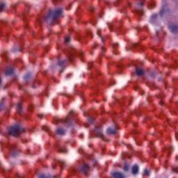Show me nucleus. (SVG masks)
<instances>
[{"label":"nucleus","mask_w":178,"mask_h":178,"mask_svg":"<svg viewBox=\"0 0 178 178\" xmlns=\"http://www.w3.org/2000/svg\"><path fill=\"white\" fill-rule=\"evenodd\" d=\"M169 29L170 30L171 33H173L174 34L178 33V26L177 25L169 26Z\"/></svg>","instance_id":"nucleus-11"},{"label":"nucleus","mask_w":178,"mask_h":178,"mask_svg":"<svg viewBox=\"0 0 178 178\" xmlns=\"http://www.w3.org/2000/svg\"><path fill=\"white\" fill-rule=\"evenodd\" d=\"M123 170H124V172H128L129 171V165H124Z\"/></svg>","instance_id":"nucleus-32"},{"label":"nucleus","mask_w":178,"mask_h":178,"mask_svg":"<svg viewBox=\"0 0 178 178\" xmlns=\"http://www.w3.org/2000/svg\"><path fill=\"white\" fill-rule=\"evenodd\" d=\"M113 48V52L114 54L116 55V49H118V48H119V44L118 43H113L112 44Z\"/></svg>","instance_id":"nucleus-20"},{"label":"nucleus","mask_w":178,"mask_h":178,"mask_svg":"<svg viewBox=\"0 0 178 178\" xmlns=\"http://www.w3.org/2000/svg\"><path fill=\"white\" fill-rule=\"evenodd\" d=\"M22 133H24V129L20 125H14L9 130V134L13 137H19Z\"/></svg>","instance_id":"nucleus-3"},{"label":"nucleus","mask_w":178,"mask_h":178,"mask_svg":"<svg viewBox=\"0 0 178 178\" xmlns=\"http://www.w3.org/2000/svg\"><path fill=\"white\" fill-rule=\"evenodd\" d=\"M5 6H6L5 3H0V12H2L5 9Z\"/></svg>","instance_id":"nucleus-26"},{"label":"nucleus","mask_w":178,"mask_h":178,"mask_svg":"<svg viewBox=\"0 0 178 178\" xmlns=\"http://www.w3.org/2000/svg\"><path fill=\"white\" fill-rule=\"evenodd\" d=\"M70 115H73V113H74V111H73V110H71V111H70Z\"/></svg>","instance_id":"nucleus-39"},{"label":"nucleus","mask_w":178,"mask_h":178,"mask_svg":"<svg viewBox=\"0 0 178 178\" xmlns=\"http://www.w3.org/2000/svg\"><path fill=\"white\" fill-rule=\"evenodd\" d=\"M38 86H40V81H35L33 82V86H32V88H37V87H38Z\"/></svg>","instance_id":"nucleus-22"},{"label":"nucleus","mask_w":178,"mask_h":178,"mask_svg":"<svg viewBox=\"0 0 178 178\" xmlns=\"http://www.w3.org/2000/svg\"><path fill=\"white\" fill-rule=\"evenodd\" d=\"M42 129H43L44 131H49V127H47V126H43L42 127Z\"/></svg>","instance_id":"nucleus-31"},{"label":"nucleus","mask_w":178,"mask_h":178,"mask_svg":"<svg viewBox=\"0 0 178 178\" xmlns=\"http://www.w3.org/2000/svg\"><path fill=\"white\" fill-rule=\"evenodd\" d=\"M58 162H59L61 168H65L66 166V161H65L63 160H59Z\"/></svg>","instance_id":"nucleus-23"},{"label":"nucleus","mask_w":178,"mask_h":178,"mask_svg":"<svg viewBox=\"0 0 178 178\" xmlns=\"http://www.w3.org/2000/svg\"><path fill=\"white\" fill-rule=\"evenodd\" d=\"M117 131H118V128L108 127V128H107L106 133L109 136H112L113 134H116Z\"/></svg>","instance_id":"nucleus-9"},{"label":"nucleus","mask_w":178,"mask_h":178,"mask_svg":"<svg viewBox=\"0 0 178 178\" xmlns=\"http://www.w3.org/2000/svg\"><path fill=\"white\" fill-rule=\"evenodd\" d=\"M38 178H51V176H47L44 174L40 175Z\"/></svg>","instance_id":"nucleus-30"},{"label":"nucleus","mask_w":178,"mask_h":178,"mask_svg":"<svg viewBox=\"0 0 178 178\" xmlns=\"http://www.w3.org/2000/svg\"><path fill=\"white\" fill-rule=\"evenodd\" d=\"M81 173H84V175H87L88 170H90V166L88 164L83 163L82 166H81L79 169Z\"/></svg>","instance_id":"nucleus-8"},{"label":"nucleus","mask_w":178,"mask_h":178,"mask_svg":"<svg viewBox=\"0 0 178 178\" xmlns=\"http://www.w3.org/2000/svg\"><path fill=\"white\" fill-rule=\"evenodd\" d=\"M101 49H102V52L100 53L101 56H104V52H105V51H106V49H105V47H104V46L101 47Z\"/></svg>","instance_id":"nucleus-28"},{"label":"nucleus","mask_w":178,"mask_h":178,"mask_svg":"<svg viewBox=\"0 0 178 178\" xmlns=\"http://www.w3.org/2000/svg\"><path fill=\"white\" fill-rule=\"evenodd\" d=\"M113 178H124V175L120 172H114L111 173Z\"/></svg>","instance_id":"nucleus-10"},{"label":"nucleus","mask_w":178,"mask_h":178,"mask_svg":"<svg viewBox=\"0 0 178 178\" xmlns=\"http://www.w3.org/2000/svg\"><path fill=\"white\" fill-rule=\"evenodd\" d=\"M78 55H79V56H81V57H83V56H84V52L80 51V52L78 54Z\"/></svg>","instance_id":"nucleus-34"},{"label":"nucleus","mask_w":178,"mask_h":178,"mask_svg":"<svg viewBox=\"0 0 178 178\" xmlns=\"http://www.w3.org/2000/svg\"><path fill=\"white\" fill-rule=\"evenodd\" d=\"M88 120L91 124H94V118L90 117V115H88Z\"/></svg>","instance_id":"nucleus-27"},{"label":"nucleus","mask_w":178,"mask_h":178,"mask_svg":"<svg viewBox=\"0 0 178 178\" xmlns=\"http://www.w3.org/2000/svg\"><path fill=\"white\" fill-rule=\"evenodd\" d=\"M38 118H41V115H38Z\"/></svg>","instance_id":"nucleus-40"},{"label":"nucleus","mask_w":178,"mask_h":178,"mask_svg":"<svg viewBox=\"0 0 178 178\" xmlns=\"http://www.w3.org/2000/svg\"><path fill=\"white\" fill-rule=\"evenodd\" d=\"M66 131L62 128L57 129V134L59 136H65Z\"/></svg>","instance_id":"nucleus-17"},{"label":"nucleus","mask_w":178,"mask_h":178,"mask_svg":"<svg viewBox=\"0 0 178 178\" xmlns=\"http://www.w3.org/2000/svg\"><path fill=\"white\" fill-rule=\"evenodd\" d=\"M69 42H70V36H66L65 38L64 44L68 45Z\"/></svg>","instance_id":"nucleus-21"},{"label":"nucleus","mask_w":178,"mask_h":178,"mask_svg":"<svg viewBox=\"0 0 178 178\" xmlns=\"http://www.w3.org/2000/svg\"><path fill=\"white\" fill-rule=\"evenodd\" d=\"M150 77H155V73L154 72L150 73Z\"/></svg>","instance_id":"nucleus-37"},{"label":"nucleus","mask_w":178,"mask_h":178,"mask_svg":"<svg viewBox=\"0 0 178 178\" xmlns=\"http://www.w3.org/2000/svg\"><path fill=\"white\" fill-rule=\"evenodd\" d=\"M86 127H88V126H87V125H86Z\"/></svg>","instance_id":"nucleus-44"},{"label":"nucleus","mask_w":178,"mask_h":178,"mask_svg":"<svg viewBox=\"0 0 178 178\" xmlns=\"http://www.w3.org/2000/svg\"><path fill=\"white\" fill-rule=\"evenodd\" d=\"M97 35L100 37L102 42H104V38H102V36L101 35V29H97Z\"/></svg>","instance_id":"nucleus-25"},{"label":"nucleus","mask_w":178,"mask_h":178,"mask_svg":"<svg viewBox=\"0 0 178 178\" xmlns=\"http://www.w3.org/2000/svg\"><path fill=\"white\" fill-rule=\"evenodd\" d=\"M176 159H178V156H177Z\"/></svg>","instance_id":"nucleus-42"},{"label":"nucleus","mask_w":178,"mask_h":178,"mask_svg":"<svg viewBox=\"0 0 178 178\" xmlns=\"http://www.w3.org/2000/svg\"><path fill=\"white\" fill-rule=\"evenodd\" d=\"M143 5L144 3L143 2L138 3V6L139 7V8H137L136 10V13H137V15H140V16H143L144 15V10H143V8H142Z\"/></svg>","instance_id":"nucleus-7"},{"label":"nucleus","mask_w":178,"mask_h":178,"mask_svg":"<svg viewBox=\"0 0 178 178\" xmlns=\"http://www.w3.org/2000/svg\"><path fill=\"white\" fill-rule=\"evenodd\" d=\"M52 168H53V169H55V166L54 165H53Z\"/></svg>","instance_id":"nucleus-41"},{"label":"nucleus","mask_w":178,"mask_h":178,"mask_svg":"<svg viewBox=\"0 0 178 178\" xmlns=\"http://www.w3.org/2000/svg\"><path fill=\"white\" fill-rule=\"evenodd\" d=\"M2 58H4L5 59H8V52L4 51L2 54H1Z\"/></svg>","instance_id":"nucleus-29"},{"label":"nucleus","mask_w":178,"mask_h":178,"mask_svg":"<svg viewBox=\"0 0 178 178\" xmlns=\"http://www.w3.org/2000/svg\"><path fill=\"white\" fill-rule=\"evenodd\" d=\"M136 73L137 74V76H143V74H144V70H143V69H140L138 67L136 68Z\"/></svg>","instance_id":"nucleus-18"},{"label":"nucleus","mask_w":178,"mask_h":178,"mask_svg":"<svg viewBox=\"0 0 178 178\" xmlns=\"http://www.w3.org/2000/svg\"><path fill=\"white\" fill-rule=\"evenodd\" d=\"M57 149L58 152H60L61 154H66L67 152V149H66V147L65 146H60L57 147Z\"/></svg>","instance_id":"nucleus-12"},{"label":"nucleus","mask_w":178,"mask_h":178,"mask_svg":"<svg viewBox=\"0 0 178 178\" xmlns=\"http://www.w3.org/2000/svg\"><path fill=\"white\" fill-rule=\"evenodd\" d=\"M30 77H31V74L30 73H28L24 76V80H25V81H27L30 79Z\"/></svg>","instance_id":"nucleus-24"},{"label":"nucleus","mask_w":178,"mask_h":178,"mask_svg":"<svg viewBox=\"0 0 178 178\" xmlns=\"http://www.w3.org/2000/svg\"><path fill=\"white\" fill-rule=\"evenodd\" d=\"M2 109H3V102L0 103V111H2Z\"/></svg>","instance_id":"nucleus-35"},{"label":"nucleus","mask_w":178,"mask_h":178,"mask_svg":"<svg viewBox=\"0 0 178 178\" xmlns=\"http://www.w3.org/2000/svg\"><path fill=\"white\" fill-rule=\"evenodd\" d=\"M16 111L19 115H22L23 113V108H22V105H20V104H17Z\"/></svg>","instance_id":"nucleus-16"},{"label":"nucleus","mask_w":178,"mask_h":178,"mask_svg":"<svg viewBox=\"0 0 178 178\" xmlns=\"http://www.w3.org/2000/svg\"><path fill=\"white\" fill-rule=\"evenodd\" d=\"M88 67H89V69H91V67H92V63H88Z\"/></svg>","instance_id":"nucleus-36"},{"label":"nucleus","mask_w":178,"mask_h":178,"mask_svg":"<svg viewBox=\"0 0 178 178\" xmlns=\"http://www.w3.org/2000/svg\"><path fill=\"white\" fill-rule=\"evenodd\" d=\"M163 7L160 10L159 15L160 16H168L169 15V9H168V6H166V2H162Z\"/></svg>","instance_id":"nucleus-6"},{"label":"nucleus","mask_w":178,"mask_h":178,"mask_svg":"<svg viewBox=\"0 0 178 178\" xmlns=\"http://www.w3.org/2000/svg\"><path fill=\"white\" fill-rule=\"evenodd\" d=\"M20 90H23V88H20Z\"/></svg>","instance_id":"nucleus-43"},{"label":"nucleus","mask_w":178,"mask_h":178,"mask_svg":"<svg viewBox=\"0 0 178 178\" xmlns=\"http://www.w3.org/2000/svg\"><path fill=\"white\" fill-rule=\"evenodd\" d=\"M87 33H88V35H90V36L92 35V34L91 33V31H88Z\"/></svg>","instance_id":"nucleus-38"},{"label":"nucleus","mask_w":178,"mask_h":178,"mask_svg":"<svg viewBox=\"0 0 178 178\" xmlns=\"http://www.w3.org/2000/svg\"><path fill=\"white\" fill-rule=\"evenodd\" d=\"M144 176H149V171H148V170L145 169V170H144Z\"/></svg>","instance_id":"nucleus-33"},{"label":"nucleus","mask_w":178,"mask_h":178,"mask_svg":"<svg viewBox=\"0 0 178 178\" xmlns=\"http://www.w3.org/2000/svg\"><path fill=\"white\" fill-rule=\"evenodd\" d=\"M93 133L97 136V137H101L102 140H105V136L102 133V127L95 126Z\"/></svg>","instance_id":"nucleus-4"},{"label":"nucleus","mask_w":178,"mask_h":178,"mask_svg":"<svg viewBox=\"0 0 178 178\" xmlns=\"http://www.w3.org/2000/svg\"><path fill=\"white\" fill-rule=\"evenodd\" d=\"M60 15H62V8H58L55 10H50L48 15L44 17V20L49 25L54 24V22H55Z\"/></svg>","instance_id":"nucleus-2"},{"label":"nucleus","mask_w":178,"mask_h":178,"mask_svg":"<svg viewBox=\"0 0 178 178\" xmlns=\"http://www.w3.org/2000/svg\"><path fill=\"white\" fill-rule=\"evenodd\" d=\"M77 56V54L74 52V49L72 46H70V49L67 50V54L66 60H58V66L60 67V71L59 73H62L63 72V70L65 69V64L67 60H70V62H73V58Z\"/></svg>","instance_id":"nucleus-1"},{"label":"nucleus","mask_w":178,"mask_h":178,"mask_svg":"<svg viewBox=\"0 0 178 178\" xmlns=\"http://www.w3.org/2000/svg\"><path fill=\"white\" fill-rule=\"evenodd\" d=\"M156 17H158V15L156 14L152 15L150 18V23H155V20H156Z\"/></svg>","instance_id":"nucleus-19"},{"label":"nucleus","mask_w":178,"mask_h":178,"mask_svg":"<svg viewBox=\"0 0 178 178\" xmlns=\"http://www.w3.org/2000/svg\"><path fill=\"white\" fill-rule=\"evenodd\" d=\"M60 122L61 123H64V124H67V126H69V124H70V118L67 116L65 119L62 120Z\"/></svg>","instance_id":"nucleus-13"},{"label":"nucleus","mask_w":178,"mask_h":178,"mask_svg":"<svg viewBox=\"0 0 178 178\" xmlns=\"http://www.w3.org/2000/svg\"><path fill=\"white\" fill-rule=\"evenodd\" d=\"M14 70L13 68H8L5 72L6 76H12L13 74Z\"/></svg>","instance_id":"nucleus-15"},{"label":"nucleus","mask_w":178,"mask_h":178,"mask_svg":"<svg viewBox=\"0 0 178 178\" xmlns=\"http://www.w3.org/2000/svg\"><path fill=\"white\" fill-rule=\"evenodd\" d=\"M139 168L138 165H135L132 167V174L138 175Z\"/></svg>","instance_id":"nucleus-14"},{"label":"nucleus","mask_w":178,"mask_h":178,"mask_svg":"<svg viewBox=\"0 0 178 178\" xmlns=\"http://www.w3.org/2000/svg\"><path fill=\"white\" fill-rule=\"evenodd\" d=\"M7 148H8V149L10 151V154L13 158H15V156H16L19 154V149L16 148L15 145L9 144L7 146Z\"/></svg>","instance_id":"nucleus-5"}]
</instances>
